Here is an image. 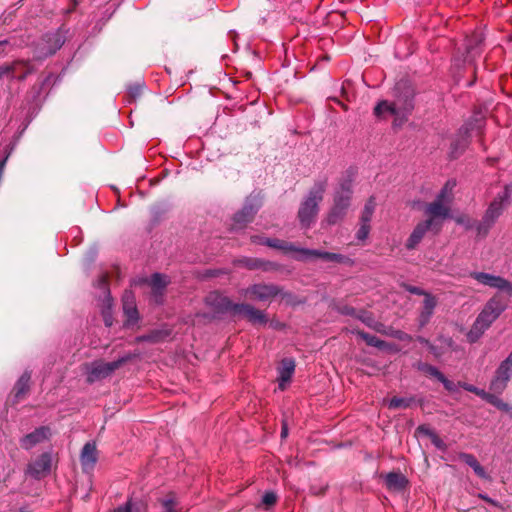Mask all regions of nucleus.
I'll list each match as a JSON object with an SVG mask.
<instances>
[{
  "instance_id": "obj_1",
  "label": "nucleus",
  "mask_w": 512,
  "mask_h": 512,
  "mask_svg": "<svg viewBox=\"0 0 512 512\" xmlns=\"http://www.w3.org/2000/svg\"><path fill=\"white\" fill-rule=\"evenodd\" d=\"M505 309L506 304L498 295L491 297L486 302V304L478 314L477 318L475 319L470 330L468 331L466 335L467 340L470 343H475L476 341H478L483 336L485 331L505 311Z\"/></svg>"
},
{
  "instance_id": "obj_2",
  "label": "nucleus",
  "mask_w": 512,
  "mask_h": 512,
  "mask_svg": "<svg viewBox=\"0 0 512 512\" xmlns=\"http://www.w3.org/2000/svg\"><path fill=\"white\" fill-rule=\"evenodd\" d=\"M208 301L215 304L220 311H230L233 315L243 316L254 324L267 322L265 314L249 304H234L227 297L219 294H211Z\"/></svg>"
},
{
  "instance_id": "obj_3",
  "label": "nucleus",
  "mask_w": 512,
  "mask_h": 512,
  "mask_svg": "<svg viewBox=\"0 0 512 512\" xmlns=\"http://www.w3.org/2000/svg\"><path fill=\"white\" fill-rule=\"evenodd\" d=\"M325 190V182L316 183L309 191L306 199L301 203L298 217L303 227H309L315 221L319 210L318 205L323 199Z\"/></svg>"
},
{
  "instance_id": "obj_4",
  "label": "nucleus",
  "mask_w": 512,
  "mask_h": 512,
  "mask_svg": "<svg viewBox=\"0 0 512 512\" xmlns=\"http://www.w3.org/2000/svg\"><path fill=\"white\" fill-rule=\"evenodd\" d=\"M413 98L397 99L396 102L380 101L374 108V115L379 119L393 118L395 125H401L402 119L413 109Z\"/></svg>"
},
{
  "instance_id": "obj_5",
  "label": "nucleus",
  "mask_w": 512,
  "mask_h": 512,
  "mask_svg": "<svg viewBox=\"0 0 512 512\" xmlns=\"http://www.w3.org/2000/svg\"><path fill=\"white\" fill-rule=\"evenodd\" d=\"M512 379V351L508 354V356L500 362L498 367L496 368L490 383L489 390L502 394L505 389L508 387V383Z\"/></svg>"
},
{
  "instance_id": "obj_6",
  "label": "nucleus",
  "mask_w": 512,
  "mask_h": 512,
  "mask_svg": "<svg viewBox=\"0 0 512 512\" xmlns=\"http://www.w3.org/2000/svg\"><path fill=\"white\" fill-rule=\"evenodd\" d=\"M129 359L130 357L126 356L113 362L95 361L90 365H87V381L89 383H93L110 376L115 370L121 367Z\"/></svg>"
},
{
  "instance_id": "obj_7",
  "label": "nucleus",
  "mask_w": 512,
  "mask_h": 512,
  "mask_svg": "<svg viewBox=\"0 0 512 512\" xmlns=\"http://www.w3.org/2000/svg\"><path fill=\"white\" fill-rule=\"evenodd\" d=\"M351 194V183L343 184L342 191L336 194L334 205L327 216L328 224H335L344 217L350 204Z\"/></svg>"
},
{
  "instance_id": "obj_8",
  "label": "nucleus",
  "mask_w": 512,
  "mask_h": 512,
  "mask_svg": "<svg viewBox=\"0 0 512 512\" xmlns=\"http://www.w3.org/2000/svg\"><path fill=\"white\" fill-rule=\"evenodd\" d=\"M424 213L428 217L426 220L434 221L435 233H438L442 228L443 220L451 216V207L434 199L425 206Z\"/></svg>"
},
{
  "instance_id": "obj_9",
  "label": "nucleus",
  "mask_w": 512,
  "mask_h": 512,
  "mask_svg": "<svg viewBox=\"0 0 512 512\" xmlns=\"http://www.w3.org/2000/svg\"><path fill=\"white\" fill-rule=\"evenodd\" d=\"M470 277L476 280L479 284L497 289L512 295V283L500 276L485 273V272H471Z\"/></svg>"
},
{
  "instance_id": "obj_10",
  "label": "nucleus",
  "mask_w": 512,
  "mask_h": 512,
  "mask_svg": "<svg viewBox=\"0 0 512 512\" xmlns=\"http://www.w3.org/2000/svg\"><path fill=\"white\" fill-rule=\"evenodd\" d=\"M65 39L60 31L46 34L37 45V58L47 57L61 48Z\"/></svg>"
},
{
  "instance_id": "obj_11",
  "label": "nucleus",
  "mask_w": 512,
  "mask_h": 512,
  "mask_svg": "<svg viewBox=\"0 0 512 512\" xmlns=\"http://www.w3.org/2000/svg\"><path fill=\"white\" fill-rule=\"evenodd\" d=\"M280 293L281 289L272 284H255L245 290V295L262 302L271 300Z\"/></svg>"
},
{
  "instance_id": "obj_12",
  "label": "nucleus",
  "mask_w": 512,
  "mask_h": 512,
  "mask_svg": "<svg viewBox=\"0 0 512 512\" xmlns=\"http://www.w3.org/2000/svg\"><path fill=\"white\" fill-rule=\"evenodd\" d=\"M434 221L433 220H423L419 222L414 229L412 230L410 236L408 237L405 247L408 250L415 249L423 240L426 233L429 230H432L435 232V228L433 226Z\"/></svg>"
},
{
  "instance_id": "obj_13",
  "label": "nucleus",
  "mask_w": 512,
  "mask_h": 512,
  "mask_svg": "<svg viewBox=\"0 0 512 512\" xmlns=\"http://www.w3.org/2000/svg\"><path fill=\"white\" fill-rule=\"evenodd\" d=\"M51 469V457L48 453H44L34 460L28 468V472L35 478L44 477Z\"/></svg>"
},
{
  "instance_id": "obj_14",
  "label": "nucleus",
  "mask_w": 512,
  "mask_h": 512,
  "mask_svg": "<svg viewBox=\"0 0 512 512\" xmlns=\"http://www.w3.org/2000/svg\"><path fill=\"white\" fill-rule=\"evenodd\" d=\"M50 436V430L47 427H40L30 434L24 436L20 443L22 448L29 450L36 444L47 440Z\"/></svg>"
},
{
  "instance_id": "obj_15",
  "label": "nucleus",
  "mask_w": 512,
  "mask_h": 512,
  "mask_svg": "<svg viewBox=\"0 0 512 512\" xmlns=\"http://www.w3.org/2000/svg\"><path fill=\"white\" fill-rule=\"evenodd\" d=\"M295 371V361L292 358H285L278 368L279 389L284 390L290 382Z\"/></svg>"
},
{
  "instance_id": "obj_16",
  "label": "nucleus",
  "mask_w": 512,
  "mask_h": 512,
  "mask_svg": "<svg viewBox=\"0 0 512 512\" xmlns=\"http://www.w3.org/2000/svg\"><path fill=\"white\" fill-rule=\"evenodd\" d=\"M98 459L97 449L95 443L88 442L84 445L80 462L84 471H89L94 468Z\"/></svg>"
},
{
  "instance_id": "obj_17",
  "label": "nucleus",
  "mask_w": 512,
  "mask_h": 512,
  "mask_svg": "<svg viewBox=\"0 0 512 512\" xmlns=\"http://www.w3.org/2000/svg\"><path fill=\"white\" fill-rule=\"evenodd\" d=\"M507 197V191L503 193V195L498 196L487 209L485 216L483 218L484 224L488 227L491 226L495 219L499 217L503 210V201Z\"/></svg>"
},
{
  "instance_id": "obj_18",
  "label": "nucleus",
  "mask_w": 512,
  "mask_h": 512,
  "mask_svg": "<svg viewBox=\"0 0 512 512\" xmlns=\"http://www.w3.org/2000/svg\"><path fill=\"white\" fill-rule=\"evenodd\" d=\"M258 210V206L254 204H245L243 209L235 214L233 227L240 229L247 223L251 222Z\"/></svg>"
},
{
  "instance_id": "obj_19",
  "label": "nucleus",
  "mask_w": 512,
  "mask_h": 512,
  "mask_svg": "<svg viewBox=\"0 0 512 512\" xmlns=\"http://www.w3.org/2000/svg\"><path fill=\"white\" fill-rule=\"evenodd\" d=\"M123 310L127 316V325H133L138 319V312L134 303V297L131 292L123 295Z\"/></svg>"
},
{
  "instance_id": "obj_20",
  "label": "nucleus",
  "mask_w": 512,
  "mask_h": 512,
  "mask_svg": "<svg viewBox=\"0 0 512 512\" xmlns=\"http://www.w3.org/2000/svg\"><path fill=\"white\" fill-rule=\"evenodd\" d=\"M408 484V480L401 473L390 472L385 475V485L391 491H402Z\"/></svg>"
},
{
  "instance_id": "obj_21",
  "label": "nucleus",
  "mask_w": 512,
  "mask_h": 512,
  "mask_svg": "<svg viewBox=\"0 0 512 512\" xmlns=\"http://www.w3.org/2000/svg\"><path fill=\"white\" fill-rule=\"evenodd\" d=\"M301 254L306 258L307 257H319V258H323L327 261H334V262H339V263H344L347 260V258L341 254L330 253V252H325V251H320V250L301 249Z\"/></svg>"
},
{
  "instance_id": "obj_22",
  "label": "nucleus",
  "mask_w": 512,
  "mask_h": 512,
  "mask_svg": "<svg viewBox=\"0 0 512 512\" xmlns=\"http://www.w3.org/2000/svg\"><path fill=\"white\" fill-rule=\"evenodd\" d=\"M459 458L464 461L468 466H470L474 473L481 479L489 480L490 477L485 471V469L481 466L478 460L474 455L469 453H460Z\"/></svg>"
},
{
  "instance_id": "obj_23",
  "label": "nucleus",
  "mask_w": 512,
  "mask_h": 512,
  "mask_svg": "<svg viewBox=\"0 0 512 512\" xmlns=\"http://www.w3.org/2000/svg\"><path fill=\"white\" fill-rule=\"evenodd\" d=\"M437 305L436 298L431 295L430 293H426L424 295V301H423V310L420 314V324L425 325L430 317L432 316L434 309Z\"/></svg>"
},
{
  "instance_id": "obj_24",
  "label": "nucleus",
  "mask_w": 512,
  "mask_h": 512,
  "mask_svg": "<svg viewBox=\"0 0 512 512\" xmlns=\"http://www.w3.org/2000/svg\"><path fill=\"white\" fill-rule=\"evenodd\" d=\"M456 187V181L454 179H450L446 181L443 185L439 193L437 194L435 200L440 201L442 203L448 204L451 207V203L453 201V190Z\"/></svg>"
},
{
  "instance_id": "obj_25",
  "label": "nucleus",
  "mask_w": 512,
  "mask_h": 512,
  "mask_svg": "<svg viewBox=\"0 0 512 512\" xmlns=\"http://www.w3.org/2000/svg\"><path fill=\"white\" fill-rule=\"evenodd\" d=\"M113 512H147V504L140 500H129L125 505L118 507Z\"/></svg>"
},
{
  "instance_id": "obj_26",
  "label": "nucleus",
  "mask_w": 512,
  "mask_h": 512,
  "mask_svg": "<svg viewBox=\"0 0 512 512\" xmlns=\"http://www.w3.org/2000/svg\"><path fill=\"white\" fill-rule=\"evenodd\" d=\"M337 311L343 315L355 316V317L359 318L361 321H363L364 323L370 325L371 317L367 316L365 313L357 314L353 307L342 304V305L337 306Z\"/></svg>"
},
{
  "instance_id": "obj_27",
  "label": "nucleus",
  "mask_w": 512,
  "mask_h": 512,
  "mask_svg": "<svg viewBox=\"0 0 512 512\" xmlns=\"http://www.w3.org/2000/svg\"><path fill=\"white\" fill-rule=\"evenodd\" d=\"M375 208H376L375 199L373 197H371L368 199V201L366 202V204L363 208L360 222L370 224V221L372 219Z\"/></svg>"
},
{
  "instance_id": "obj_28",
  "label": "nucleus",
  "mask_w": 512,
  "mask_h": 512,
  "mask_svg": "<svg viewBox=\"0 0 512 512\" xmlns=\"http://www.w3.org/2000/svg\"><path fill=\"white\" fill-rule=\"evenodd\" d=\"M163 512H183V509L179 507L175 497L168 495L166 498L160 501Z\"/></svg>"
},
{
  "instance_id": "obj_29",
  "label": "nucleus",
  "mask_w": 512,
  "mask_h": 512,
  "mask_svg": "<svg viewBox=\"0 0 512 512\" xmlns=\"http://www.w3.org/2000/svg\"><path fill=\"white\" fill-rule=\"evenodd\" d=\"M30 374L25 372L18 380L15 389H16V397L20 398L24 395L29 388Z\"/></svg>"
},
{
  "instance_id": "obj_30",
  "label": "nucleus",
  "mask_w": 512,
  "mask_h": 512,
  "mask_svg": "<svg viewBox=\"0 0 512 512\" xmlns=\"http://www.w3.org/2000/svg\"><path fill=\"white\" fill-rule=\"evenodd\" d=\"M265 244L270 247L281 249L284 251H298L301 253V249H296L292 244L278 240V239H267L265 241Z\"/></svg>"
},
{
  "instance_id": "obj_31",
  "label": "nucleus",
  "mask_w": 512,
  "mask_h": 512,
  "mask_svg": "<svg viewBox=\"0 0 512 512\" xmlns=\"http://www.w3.org/2000/svg\"><path fill=\"white\" fill-rule=\"evenodd\" d=\"M497 395L499 394L492 392L487 402L503 412H511V406L508 403L504 402L502 399H500Z\"/></svg>"
},
{
  "instance_id": "obj_32",
  "label": "nucleus",
  "mask_w": 512,
  "mask_h": 512,
  "mask_svg": "<svg viewBox=\"0 0 512 512\" xmlns=\"http://www.w3.org/2000/svg\"><path fill=\"white\" fill-rule=\"evenodd\" d=\"M412 402V398L394 397L389 401L388 407L390 409L407 408Z\"/></svg>"
},
{
  "instance_id": "obj_33",
  "label": "nucleus",
  "mask_w": 512,
  "mask_h": 512,
  "mask_svg": "<svg viewBox=\"0 0 512 512\" xmlns=\"http://www.w3.org/2000/svg\"><path fill=\"white\" fill-rule=\"evenodd\" d=\"M166 284V277L161 274L156 273L151 278V286L154 289L155 293L161 292V290L166 286Z\"/></svg>"
},
{
  "instance_id": "obj_34",
  "label": "nucleus",
  "mask_w": 512,
  "mask_h": 512,
  "mask_svg": "<svg viewBox=\"0 0 512 512\" xmlns=\"http://www.w3.org/2000/svg\"><path fill=\"white\" fill-rule=\"evenodd\" d=\"M357 334L366 341V343L370 346L381 347L383 342L380 341L377 337L366 334L364 332H357Z\"/></svg>"
},
{
  "instance_id": "obj_35",
  "label": "nucleus",
  "mask_w": 512,
  "mask_h": 512,
  "mask_svg": "<svg viewBox=\"0 0 512 512\" xmlns=\"http://www.w3.org/2000/svg\"><path fill=\"white\" fill-rule=\"evenodd\" d=\"M370 232V224L360 222V227L356 233V237L358 240L364 241Z\"/></svg>"
},
{
  "instance_id": "obj_36",
  "label": "nucleus",
  "mask_w": 512,
  "mask_h": 512,
  "mask_svg": "<svg viewBox=\"0 0 512 512\" xmlns=\"http://www.w3.org/2000/svg\"><path fill=\"white\" fill-rule=\"evenodd\" d=\"M165 336L166 335H164L163 332L155 331V332H152L151 334H149L147 336H143V337L138 338V340L150 341V342H158V341H161Z\"/></svg>"
},
{
  "instance_id": "obj_37",
  "label": "nucleus",
  "mask_w": 512,
  "mask_h": 512,
  "mask_svg": "<svg viewBox=\"0 0 512 512\" xmlns=\"http://www.w3.org/2000/svg\"><path fill=\"white\" fill-rule=\"evenodd\" d=\"M262 501L265 505L271 506L276 503L277 496L273 492H266L262 498Z\"/></svg>"
},
{
  "instance_id": "obj_38",
  "label": "nucleus",
  "mask_w": 512,
  "mask_h": 512,
  "mask_svg": "<svg viewBox=\"0 0 512 512\" xmlns=\"http://www.w3.org/2000/svg\"><path fill=\"white\" fill-rule=\"evenodd\" d=\"M417 432L421 435H424V436H427L429 437L430 439L433 437V435H435L436 433L431 430L428 426L426 425H421L417 428Z\"/></svg>"
},
{
  "instance_id": "obj_39",
  "label": "nucleus",
  "mask_w": 512,
  "mask_h": 512,
  "mask_svg": "<svg viewBox=\"0 0 512 512\" xmlns=\"http://www.w3.org/2000/svg\"><path fill=\"white\" fill-rule=\"evenodd\" d=\"M430 440L436 448H438L440 450L446 449V444L437 434L433 435V437Z\"/></svg>"
},
{
  "instance_id": "obj_40",
  "label": "nucleus",
  "mask_w": 512,
  "mask_h": 512,
  "mask_svg": "<svg viewBox=\"0 0 512 512\" xmlns=\"http://www.w3.org/2000/svg\"><path fill=\"white\" fill-rule=\"evenodd\" d=\"M478 497H479L480 499L484 500L485 502H487L488 504H490V505L494 506V507L501 508V504H500L498 501H496V500H494V499L490 498V497H489L488 495H486V494H482V493H480V494H478Z\"/></svg>"
},
{
  "instance_id": "obj_41",
  "label": "nucleus",
  "mask_w": 512,
  "mask_h": 512,
  "mask_svg": "<svg viewBox=\"0 0 512 512\" xmlns=\"http://www.w3.org/2000/svg\"><path fill=\"white\" fill-rule=\"evenodd\" d=\"M428 372L431 376H434L435 378H437L440 382L442 380H444V374L441 373L437 368L435 367H429L428 368Z\"/></svg>"
},
{
  "instance_id": "obj_42",
  "label": "nucleus",
  "mask_w": 512,
  "mask_h": 512,
  "mask_svg": "<svg viewBox=\"0 0 512 512\" xmlns=\"http://www.w3.org/2000/svg\"><path fill=\"white\" fill-rule=\"evenodd\" d=\"M14 70H15L14 65H3V66H0V79L4 75L14 72Z\"/></svg>"
},
{
  "instance_id": "obj_43",
  "label": "nucleus",
  "mask_w": 512,
  "mask_h": 512,
  "mask_svg": "<svg viewBox=\"0 0 512 512\" xmlns=\"http://www.w3.org/2000/svg\"><path fill=\"white\" fill-rule=\"evenodd\" d=\"M406 290L409 291L410 293L412 294H416V295H425L427 292H425L424 290H422L421 288L419 287H416V286H410V285H406L405 286Z\"/></svg>"
},
{
  "instance_id": "obj_44",
  "label": "nucleus",
  "mask_w": 512,
  "mask_h": 512,
  "mask_svg": "<svg viewBox=\"0 0 512 512\" xmlns=\"http://www.w3.org/2000/svg\"><path fill=\"white\" fill-rule=\"evenodd\" d=\"M475 394L487 402L492 394V391L487 392L483 389L476 388Z\"/></svg>"
},
{
  "instance_id": "obj_45",
  "label": "nucleus",
  "mask_w": 512,
  "mask_h": 512,
  "mask_svg": "<svg viewBox=\"0 0 512 512\" xmlns=\"http://www.w3.org/2000/svg\"><path fill=\"white\" fill-rule=\"evenodd\" d=\"M464 60H461L459 58H455L452 63V72L455 73V70H460L462 66L464 65Z\"/></svg>"
},
{
  "instance_id": "obj_46",
  "label": "nucleus",
  "mask_w": 512,
  "mask_h": 512,
  "mask_svg": "<svg viewBox=\"0 0 512 512\" xmlns=\"http://www.w3.org/2000/svg\"><path fill=\"white\" fill-rule=\"evenodd\" d=\"M441 383L444 385V387L448 391H454L455 390V384L448 380L446 377H444V380L441 381Z\"/></svg>"
},
{
  "instance_id": "obj_47",
  "label": "nucleus",
  "mask_w": 512,
  "mask_h": 512,
  "mask_svg": "<svg viewBox=\"0 0 512 512\" xmlns=\"http://www.w3.org/2000/svg\"><path fill=\"white\" fill-rule=\"evenodd\" d=\"M459 386L462 387L464 390L472 392L474 394H475V391H476V388H477L476 386L468 384V383H465V382L459 383Z\"/></svg>"
},
{
  "instance_id": "obj_48",
  "label": "nucleus",
  "mask_w": 512,
  "mask_h": 512,
  "mask_svg": "<svg viewBox=\"0 0 512 512\" xmlns=\"http://www.w3.org/2000/svg\"><path fill=\"white\" fill-rule=\"evenodd\" d=\"M328 102L330 103V105H332V103H334V104H336V105H338V106H341V107H342L343 109H345V110L347 109V108H346V106H345V104H344L341 100H339L338 98H336V97H329V98H328Z\"/></svg>"
},
{
  "instance_id": "obj_49",
  "label": "nucleus",
  "mask_w": 512,
  "mask_h": 512,
  "mask_svg": "<svg viewBox=\"0 0 512 512\" xmlns=\"http://www.w3.org/2000/svg\"><path fill=\"white\" fill-rule=\"evenodd\" d=\"M259 113H260L261 117H267L270 114L268 109L264 106L259 107Z\"/></svg>"
},
{
  "instance_id": "obj_50",
  "label": "nucleus",
  "mask_w": 512,
  "mask_h": 512,
  "mask_svg": "<svg viewBox=\"0 0 512 512\" xmlns=\"http://www.w3.org/2000/svg\"><path fill=\"white\" fill-rule=\"evenodd\" d=\"M456 222L458 224H461V225H468L469 224V220L466 219L465 217L461 216V217H458L456 218Z\"/></svg>"
},
{
  "instance_id": "obj_51",
  "label": "nucleus",
  "mask_w": 512,
  "mask_h": 512,
  "mask_svg": "<svg viewBox=\"0 0 512 512\" xmlns=\"http://www.w3.org/2000/svg\"><path fill=\"white\" fill-rule=\"evenodd\" d=\"M246 266L249 267L250 269H253V268L258 267V262L255 260H248L246 262Z\"/></svg>"
},
{
  "instance_id": "obj_52",
  "label": "nucleus",
  "mask_w": 512,
  "mask_h": 512,
  "mask_svg": "<svg viewBox=\"0 0 512 512\" xmlns=\"http://www.w3.org/2000/svg\"><path fill=\"white\" fill-rule=\"evenodd\" d=\"M140 92V87L130 88V95L136 97Z\"/></svg>"
},
{
  "instance_id": "obj_53",
  "label": "nucleus",
  "mask_w": 512,
  "mask_h": 512,
  "mask_svg": "<svg viewBox=\"0 0 512 512\" xmlns=\"http://www.w3.org/2000/svg\"><path fill=\"white\" fill-rule=\"evenodd\" d=\"M6 158L3 159L2 161H0V173H3L4 171V167H5V164H6Z\"/></svg>"
},
{
  "instance_id": "obj_54",
  "label": "nucleus",
  "mask_w": 512,
  "mask_h": 512,
  "mask_svg": "<svg viewBox=\"0 0 512 512\" xmlns=\"http://www.w3.org/2000/svg\"><path fill=\"white\" fill-rule=\"evenodd\" d=\"M104 320H105V324H106L107 326H110V325H111V319H110V317H108V316H106V315H105V316H104Z\"/></svg>"
},
{
  "instance_id": "obj_55",
  "label": "nucleus",
  "mask_w": 512,
  "mask_h": 512,
  "mask_svg": "<svg viewBox=\"0 0 512 512\" xmlns=\"http://www.w3.org/2000/svg\"><path fill=\"white\" fill-rule=\"evenodd\" d=\"M287 433H288V431H287V427H286V426H284V427L282 428L281 436H282V437H286V436H287Z\"/></svg>"
},
{
  "instance_id": "obj_56",
  "label": "nucleus",
  "mask_w": 512,
  "mask_h": 512,
  "mask_svg": "<svg viewBox=\"0 0 512 512\" xmlns=\"http://www.w3.org/2000/svg\"><path fill=\"white\" fill-rule=\"evenodd\" d=\"M6 43H7V41H6V40H4V41H0V46H1V45H4V44H6Z\"/></svg>"
}]
</instances>
